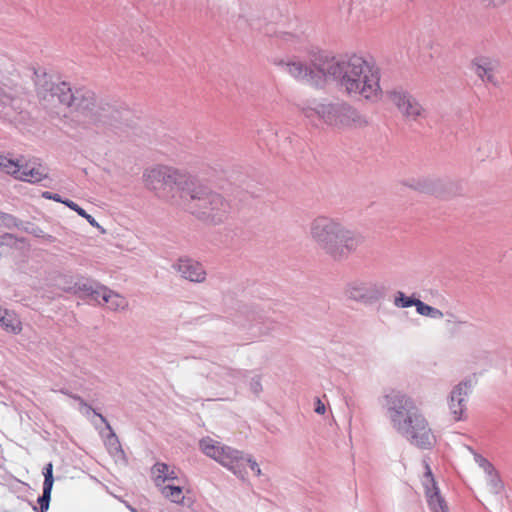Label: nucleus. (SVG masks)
<instances>
[{
    "instance_id": "obj_28",
    "label": "nucleus",
    "mask_w": 512,
    "mask_h": 512,
    "mask_svg": "<svg viewBox=\"0 0 512 512\" xmlns=\"http://www.w3.org/2000/svg\"><path fill=\"white\" fill-rule=\"evenodd\" d=\"M22 163L19 161H14L13 159L0 155V168L8 174L13 175L16 179H18Z\"/></svg>"
},
{
    "instance_id": "obj_26",
    "label": "nucleus",
    "mask_w": 512,
    "mask_h": 512,
    "mask_svg": "<svg viewBox=\"0 0 512 512\" xmlns=\"http://www.w3.org/2000/svg\"><path fill=\"white\" fill-rule=\"evenodd\" d=\"M93 412L101 419L103 423L106 424L107 428L110 430V435L106 439V445L108 447L109 453L113 455H116L118 453L123 454L118 438L116 434L112 431V428L110 424L107 422L106 418L103 415L96 413L95 411Z\"/></svg>"
},
{
    "instance_id": "obj_3",
    "label": "nucleus",
    "mask_w": 512,
    "mask_h": 512,
    "mask_svg": "<svg viewBox=\"0 0 512 512\" xmlns=\"http://www.w3.org/2000/svg\"><path fill=\"white\" fill-rule=\"evenodd\" d=\"M309 236L320 250L336 261L347 259L364 242L361 233L327 215H318L311 220Z\"/></svg>"
},
{
    "instance_id": "obj_32",
    "label": "nucleus",
    "mask_w": 512,
    "mask_h": 512,
    "mask_svg": "<svg viewBox=\"0 0 512 512\" xmlns=\"http://www.w3.org/2000/svg\"><path fill=\"white\" fill-rule=\"evenodd\" d=\"M102 291H109V289L103 285L97 284L91 295H89L92 300L96 301L100 305L104 304Z\"/></svg>"
},
{
    "instance_id": "obj_42",
    "label": "nucleus",
    "mask_w": 512,
    "mask_h": 512,
    "mask_svg": "<svg viewBox=\"0 0 512 512\" xmlns=\"http://www.w3.org/2000/svg\"><path fill=\"white\" fill-rule=\"evenodd\" d=\"M43 197L46 198V199L54 200L56 202H60V203H63V201H64V200L61 199L59 194H53V193L48 192V191L43 193Z\"/></svg>"
},
{
    "instance_id": "obj_36",
    "label": "nucleus",
    "mask_w": 512,
    "mask_h": 512,
    "mask_svg": "<svg viewBox=\"0 0 512 512\" xmlns=\"http://www.w3.org/2000/svg\"><path fill=\"white\" fill-rule=\"evenodd\" d=\"M446 323L451 325H462L465 321L461 320L457 315L452 312L445 313Z\"/></svg>"
},
{
    "instance_id": "obj_29",
    "label": "nucleus",
    "mask_w": 512,
    "mask_h": 512,
    "mask_svg": "<svg viewBox=\"0 0 512 512\" xmlns=\"http://www.w3.org/2000/svg\"><path fill=\"white\" fill-rule=\"evenodd\" d=\"M419 303L420 299L409 297L402 291H397L393 298V304L397 308H409L415 306L417 309V305Z\"/></svg>"
},
{
    "instance_id": "obj_16",
    "label": "nucleus",
    "mask_w": 512,
    "mask_h": 512,
    "mask_svg": "<svg viewBox=\"0 0 512 512\" xmlns=\"http://www.w3.org/2000/svg\"><path fill=\"white\" fill-rule=\"evenodd\" d=\"M173 269L184 279L202 283L206 279V270L203 265L195 259L181 257L172 265Z\"/></svg>"
},
{
    "instance_id": "obj_11",
    "label": "nucleus",
    "mask_w": 512,
    "mask_h": 512,
    "mask_svg": "<svg viewBox=\"0 0 512 512\" xmlns=\"http://www.w3.org/2000/svg\"><path fill=\"white\" fill-rule=\"evenodd\" d=\"M6 63V59L0 56V118L12 122L22 110V88L5 77Z\"/></svg>"
},
{
    "instance_id": "obj_14",
    "label": "nucleus",
    "mask_w": 512,
    "mask_h": 512,
    "mask_svg": "<svg viewBox=\"0 0 512 512\" xmlns=\"http://www.w3.org/2000/svg\"><path fill=\"white\" fill-rule=\"evenodd\" d=\"M471 391L472 386L469 381H461L451 389L447 397V405L454 421L465 419L468 397Z\"/></svg>"
},
{
    "instance_id": "obj_47",
    "label": "nucleus",
    "mask_w": 512,
    "mask_h": 512,
    "mask_svg": "<svg viewBox=\"0 0 512 512\" xmlns=\"http://www.w3.org/2000/svg\"><path fill=\"white\" fill-rule=\"evenodd\" d=\"M128 508H129V510H130L131 512H137V511H136V509H135V508H133V507H131V506H128Z\"/></svg>"
},
{
    "instance_id": "obj_23",
    "label": "nucleus",
    "mask_w": 512,
    "mask_h": 512,
    "mask_svg": "<svg viewBox=\"0 0 512 512\" xmlns=\"http://www.w3.org/2000/svg\"><path fill=\"white\" fill-rule=\"evenodd\" d=\"M0 326L7 332L18 334L21 332V321L17 315L9 310L0 307Z\"/></svg>"
},
{
    "instance_id": "obj_20",
    "label": "nucleus",
    "mask_w": 512,
    "mask_h": 512,
    "mask_svg": "<svg viewBox=\"0 0 512 512\" xmlns=\"http://www.w3.org/2000/svg\"><path fill=\"white\" fill-rule=\"evenodd\" d=\"M47 169L42 165H34L30 163L22 164L18 179L30 183H36L46 178Z\"/></svg>"
},
{
    "instance_id": "obj_43",
    "label": "nucleus",
    "mask_w": 512,
    "mask_h": 512,
    "mask_svg": "<svg viewBox=\"0 0 512 512\" xmlns=\"http://www.w3.org/2000/svg\"><path fill=\"white\" fill-rule=\"evenodd\" d=\"M82 217H83V218H85V219L88 221V223H89L90 225H92L93 227H97V228H99V227H100V225H99V224H98V222L95 220V218H94L93 216H91L90 214H88V213H86V212H85V213H84V215H83Z\"/></svg>"
},
{
    "instance_id": "obj_30",
    "label": "nucleus",
    "mask_w": 512,
    "mask_h": 512,
    "mask_svg": "<svg viewBox=\"0 0 512 512\" xmlns=\"http://www.w3.org/2000/svg\"><path fill=\"white\" fill-rule=\"evenodd\" d=\"M486 482L488 489L492 494H499L503 489V483L500 480L497 472L492 475L486 476Z\"/></svg>"
},
{
    "instance_id": "obj_38",
    "label": "nucleus",
    "mask_w": 512,
    "mask_h": 512,
    "mask_svg": "<svg viewBox=\"0 0 512 512\" xmlns=\"http://www.w3.org/2000/svg\"><path fill=\"white\" fill-rule=\"evenodd\" d=\"M63 204H65L67 207H69L70 209H72L73 211L77 212V214L79 216H83L84 213L86 212L84 209H82L78 204H76L75 202L71 201V200H65L63 201Z\"/></svg>"
},
{
    "instance_id": "obj_41",
    "label": "nucleus",
    "mask_w": 512,
    "mask_h": 512,
    "mask_svg": "<svg viewBox=\"0 0 512 512\" xmlns=\"http://www.w3.org/2000/svg\"><path fill=\"white\" fill-rule=\"evenodd\" d=\"M3 221L7 227L17 226V220L11 215H4Z\"/></svg>"
},
{
    "instance_id": "obj_19",
    "label": "nucleus",
    "mask_w": 512,
    "mask_h": 512,
    "mask_svg": "<svg viewBox=\"0 0 512 512\" xmlns=\"http://www.w3.org/2000/svg\"><path fill=\"white\" fill-rule=\"evenodd\" d=\"M44 482H43V493L38 498L39 510L36 506H34V510L37 512H46L49 508L51 491L53 488L54 478H53V465L52 463H48L43 470Z\"/></svg>"
},
{
    "instance_id": "obj_37",
    "label": "nucleus",
    "mask_w": 512,
    "mask_h": 512,
    "mask_svg": "<svg viewBox=\"0 0 512 512\" xmlns=\"http://www.w3.org/2000/svg\"><path fill=\"white\" fill-rule=\"evenodd\" d=\"M29 233L33 234L34 236L36 237H42V238H45L47 241L49 242H53L54 241V237L51 236V235H45V233L43 232L42 229H40L39 227H32L30 230H27Z\"/></svg>"
},
{
    "instance_id": "obj_46",
    "label": "nucleus",
    "mask_w": 512,
    "mask_h": 512,
    "mask_svg": "<svg viewBox=\"0 0 512 512\" xmlns=\"http://www.w3.org/2000/svg\"><path fill=\"white\" fill-rule=\"evenodd\" d=\"M11 238H12L11 234H6L5 236L2 237V240H0V245H2L4 243V240L11 239Z\"/></svg>"
},
{
    "instance_id": "obj_39",
    "label": "nucleus",
    "mask_w": 512,
    "mask_h": 512,
    "mask_svg": "<svg viewBox=\"0 0 512 512\" xmlns=\"http://www.w3.org/2000/svg\"><path fill=\"white\" fill-rule=\"evenodd\" d=\"M75 400H77L80 404V410L83 413H88L89 411H92V408L80 397V396H72Z\"/></svg>"
},
{
    "instance_id": "obj_15",
    "label": "nucleus",
    "mask_w": 512,
    "mask_h": 512,
    "mask_svg": "<svg viewBox=\"0 0 512 512\" xmlns=\"http://www.w3.org/2000/svg\"><path fill=\"white\" fill-rule=\"evenodd\" d=\"M424 475L422 485L428 500L430 509L433 512H448V507L440 495L439 488L436 485L431 468L426 460H423Z\"/></svg>"
},
{
    "instance_id": "obj_7",
    "label": "nucleus",
    "mask_w": 512,
    "mask_h": 512,
    "mask_svg": "<svg viewBox=\"0 0 512 512\" xmlns=\"http://www.w3.org/2000/svg\"><path fill=\"white\" fill-rule=\"evenodd\" d=\"M77 117L86 124L100 128H118L123 115L120 110L97 99L95 94L86 89L79 91Z\"/></svg>"
},
{
    "instance_id": "obj_44",
    "label": "nucleus",
    "mask_w": 512,
    "mask_h": 512,
    "mask_svg": "<svg viewBox=\"0 0 512 512\" xmlns=\"http://www.w3.org/2000/svg\"><path fill=\"white\" fill-rule=\"evenodd\" d=\"M482 470L484 471V473L486 474V476H489V475H492L494 473H496L497 471L495 470L494 466L492 465L491 462H489L488 464H486Z\"/></svg>"
},
{
    "instance_id": "obj_25",
    "label": "nucleus",
    "mask_w": 512,
    "mask_h": 512,
    "mask_svg": "<svg viewBox=\"0 0 512 512\" xmlns=\"http://www.w3.org/2000/svg\"><path fill=\"white\" fill-rule=\"evenodd\" d=\"M161 494L173 503L181 504L184 500L183 489L180 485H176L173 482L167 483L163 487L159 488Z\"/></svg>"
},
{
    "instance_id": "obj_33",
    "label": "nucleus",
    "mask_w": 512,
    "mask_h": 512,
    "mask_svg": "<svg viewBox=\"0 0 512 512\" xmlns=\"http://www.w3.org/2000/svg\"><path fill=\"white\" fill-rule=\"evenodd\" d=\"M97 284L98 283H95L92 281H85L83 283L78 284V289L89 296V295H91L92 291L95 289V286Z\"/></svg>"
},
{
    "instance_id": "obj_8",
    "label": "nucleus",
    "mask_w": 512,
    "mask_h": 512,
    "mask_svg": "<svg viewBox=\"0 0 512 512\" xmlns=\"http://www.w3.org/2000/svg\"><path fill=\"white\" fill-rule=\"evenodd\" d=\"M199 447L207 457L212 458L239 478L243 479L245 477V463L249 464L250 469L257 476L262 473L252 456L245 455L242 451L224 445L210 437L202 438Z\"/></svg>"
},
{
    "instance_id": "obj_1",
    "label": "nucleus",
    "mask_w": 512,
    "mask_h": 512,
    "mask_svg": "<svg viewBox=\"0 0 512 512\" xmlns=\"http://www.w3.org/2000/svg\"><path fill=\"white\" fill-rule=\"evenodd\" d=\"M382 406L391 428L411 445L430 449L436 437L414 400L400 390H389L382 396Z\"/></svg>"
},
{
    "instance_id": "obj_10",
    "label": "nucleus",
    "mask_w": 512,
    "mask_h": 512,
    "mask_svg": "<svg viewBox=\"0 0 512 512\" xmlns=\"http://www.w3.org/2000/svg\"><path fill=\"white\" fill-rule=\"evenodd\" d=\"M328 60H330L328 53H319L309 63L293 57L276 59L274 64L298 81L321 87L328 80V69L324 64L326 61L329 62Z\"/></svg>"
},
{
    "instance_id": "obj_21",
    "label": "nucleus",
    "mask_w": 512,
    "mask_h": 512,
    "mask_svg": "<svg viewBox=\"0 0 512 512\" xmlns=\"http://www.w3.org/2000/svg\"><path fill=\"white\" fill-rule=\"evenodd\" d=\"M212 379L223 380L230 384H236L244 377V372L232 367H221L214 365L210 374Z\"/></svg>"
},
{
    "instance_id": "obj_2",
    "label": "nucleus",
    "mask_w": 512,
    "mask_h": 512,
    "mask_svg": "<svg viewBox=\"0 0 512 512\" xmlns=\"http://www.w3.org/2000/svg\"><path fill=\"white\" fill-rule=\"evenodd\" d=\"M328 61L324 62L328 69V79L336 81L343 92L368 100L380 97V72L372 61L357 54L339 57L330 55Z\"/></svg>"
},
{
    "instance_id": "obj_4",
    "label": "nucleus",
    "mask_w": 512,
    "mask_h": 512,
    "mask_svg": "<svg viewBox=\"0 0 512 512\" xmlns=\"http://www.w3.org/2000/svg\"><path fill=\"white\" fill-rule=\"evenodd\" d=\"M182 201L193 215L212 225L226 221L231 211L230 203L222 195L212 191L195 176Z\"/></svg>"
},
{
    "instance_id": "obj_13",
    "label": "nucleus",
    "mask_w": 512,
    "mask_h": 512,
    "mask_svg": "<svg viewBox=\"0 0 512 512\" xmlns=\"http://www.w3.org/2000/svg\"><path fill=\"white\" fill-rule=\"evenodd\" d=\"M391 102L397 107L400 114L408 121L418 122L426 119L427 109L410 92L397 88L389 92Z\"/></svg>"
},
{
    "instance_id": "obj_24",
    "label": "nucleus",
    "mask_w": 512,
    "mask_h": 512,
    "mask_svg": "<svg viewBox=\"0 0 512 512\" xmlns=\"http://www.w3.org/2000/svg\"><path fill=\"white\" fill-rule=\"evenodd\" d=\"M102 294L103 303L107 304L109 309L113 311H120L125 310L128 307V301L124 296L110 289L109 291H102Z\"/></svg>"
},
{
    "instance_id": "obj_6",
    "label": "nucleus",
    "mask_w": 512,
    "mask_h": 512,
    "mask_svg": "<svg viewBox=\"0 0 512 512\" xmlns=\"http://www.w3.org/2000/svg\"><path fill=\"white\" fill-rule=\"evenodd\" d=\"M194 175L172 167L159 166L147 169L143 173L144 185L159 198L182 200L189 186L193 184Z\"/></svg>"
},
{
    "instance_id": "obj_17",
    "label": "nucleus",
    "mask_w": 512,
    "mask_h": 512,
    "mask_svg": "<svg viewBox=\"0 0 512 512\" xmlns=\"http://www.w3.org/2000/svg\"><path fill=\"white\" fill-rule=\"evenodd\" d=\"M499 68V62L490 57H477L472 62L474 73L483 81L497 85L495 72Z\"/></svg>"
},
{
    "instance_id": "obj_31",
    "label": "nucleus",
    "mask_w": 512,
    "mask_h": 512,
    "mask_svg": "<svg viewBox=\"0 0 512 512\" xmlns=\"http://www.w3.org/2000/svg\"><path fill=\"white\" fill-rule=\"evenodd\" d=\"M338 9L343 16L349 18L354 9V0H339Z\"/></svg>"
},
{
    "instance_id": "obj_5",
    "label": "nucleus",
    "mask_w": 512,
    "mask_h": 512,
    "mask_svg": "<svg viewBox=\"0 0 512 512\" xmlns=\"http://www.w3.org/2000/svg\"><path fill=\"white\" fill-rule=\"evenodd\" d=\"M300 110L306 118L318 119L333 128L360 127L366 123L353 107L344 102L310 99L300 105Z\"/></svg>"
},
{
    "instance_id": "obj_12",
    "label": "nucleus",
    "mask_w": 512,
    "mask_h": 512,
    "mask_svg": "<svg viewBox=\"0 0 512 512\" xmlns=\"http://www.w3.org/2000/svg\"><path fill=\"white\" fill-rule=\"evenodd\" d=\"M386 287L375 280L356 279L350 281L344 289L347 299L363 305H372L382 300L386 295Z\"/></svg>"
},
{
    "instance_id": "obj_9",
    "label": "nucleus",
    "mask_w": 512,
    "mask_h": 512,
    "mask_svg": "<svg viewBox=\"0 0 512 512\" xmlns=\"http://www.w3.org/2000/svg\"><path fill=\"white\" fill-rule=\"evenodd\" d=\"M36 93L41 104L50 110L66 107L71 112H77L78 96L81 89L72 91L64 81H55L46 73H35Z\"/></svg>"
},
{
    "instance_id": "obj_18",
    "label": "nucleus",
    "mask_w": 512,
    "mask_h": 512,
    "mask_svg": "<svg viewBox=\"0 0 512 512\" xmlns=\"http://www.w3.org/2000/svg\"><path fill=\"white\" fill-rule=\"evenodd\" d=\"M151 476L155 486L159 489L174 481L179 482L178 471L175 467L163 462H156L151 468Z\"/></svg>"
},
{
    "instance_id": "obj_45",
    "label": "nucleus",
    "mask_w": 512,
    "mask_h": 512,
    "mask_svg": "<svg viewBox=\"0 0 512 512\" xmlns=\"http://www.w3.org/2000/svg\"><path fill=\"white\" fill-rule=\"evenodd\" d=\"M489 4H491L494 7H499L507 3L509 0H487Z\"/></svg>"
},
{
    "instance_id": "obj_40",
    "label": "nucleus",
    "mask_w": 512,
    "mask_h": 512,
    "mask_svg": "<svg viewBox=\"0 0 512 512\" xmlns=\"http://www.w3.org/2000/svg\"><path fill=\"white\" fill-rule=\"evenodd\" d=\"M314 411L317 413V414H324L325 411H326V406L325 404L321 401L320 398H316L315 400V408H314Z\"/></svg>"
},
{
    "instance_id": "obj_22",
    "label": "nucleus",
    "mask_w": 512,
    "mask_h": 512,
    "mask_svg": "<svg viewBox=\"0 0 512 512\" xmlns=\"http://www.w3.org/2000/svg\"><path fill=\"white\" fill-rule=\"evenodd\" d=\"M411 188L424 193H438L442 187V181L436 177H422L412 179L408 184Z\"/></svg>"
},
{
    "instance_id": "obj_35",
    "label": "nucleus",
    "mask_w": 512,
    "mask_h": 512,
    "mask_svg": "<svg viewBox=\"0 0 512 512\" xmlns=\"http://www.w3.org/2000/svg\"><path fill=\"white\" fill-rule=\"evenodd\" d=\"M467 449L473 454L475 463L482 469L486 464L489 463L488 459L483 457L482 455L475 452L471 447H467Z\"/></svg>"
},
{
    "instance_id": "obj_34",
    "label": "nucleus",
    "mask_w": 512,
    "mask_h": 512,
    "mask_svg": "<svg viewBox=\"0 0 512 512\" xmlns=\"http://www.w3.org/2000/svg\"><path fill=\"white\" fill-rule=\"evenodd\" d=\"M250 389L251 391L258 395L262 391L261 378L259 376H255L250 381Z\"/></svg>"
},
{
    "instance_id": "obj_27",
    "label": "nucleus",
    "mask_w": 512,
    "mask_h": 512,
    "mask_svg": "<svg viewBox=\"0 0 512 512\" xmlns=\"http://www.w3.org/2000/svg\"><path fill=\"white\" fill-rule=\"evenodd\" d=\"M419 315L428 317L433 320H440L445 317V313L440 309L430 306L423 301L420 300V303L417 305V311Z\"/></svg>"
}]
</instances>
